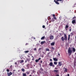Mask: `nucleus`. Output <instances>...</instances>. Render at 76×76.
<instances>
[{
  "label": "nucleus",
  "mask_w": 76,
  "mask_h": 76,
  "mask_svg": "<svg viewBox=\"0 0 76 76\" xmlns=\"http://www.w3.org/2000/svg\"><path fill=\"white\" fill-rule=\"evenodd\" d=\"M68 53L69 54V56L72 55V50H71L70 48H68Z\"/></svg>",
  "instance_id": "f257e3e1"
},
{
  "label": "nucleus",
  "mask_w": 76,
  "mask_h": 76,
  "mask_svg": "<svg viewBox=\"0 0 76 76\" xmlns=\"http://www.w3.org/2000/svg\"><path fill=\"white\" fill-rule=\"evenodd\" d=\"M53 18H52V22H54V21L55 20H57V18H56V15H55V14H53Z\"/></svg>",
  "instance_id": "f03ea898"
},
{
  "label": "nucleus",
  "mask_w": 76,
  "mask_h": 76,
  "mask_svg": "<svg viewBox=\"0 0 76 76\" xmlns=\"http://www.w3.org/2000/svg\"><path fill=\"white\" fill-rule=\"evenodd\" d=\"M58 71V70H54V72H55V75L56 76H59V73H58V72H57Z\"/></svg>",
  "instance_id": "7ed1b4c3"
},
{
  "label": "nucleus",
  "mask_w": 76,
  "mask_h": 76,
  "mask_svg": "<svg viewBox=\"0 0 76 76\" xmlns=\"http://www.w3.org/2000/svg\"><path fill=\"white\" fill-rule=\"evenodd\" d=\"M62 66V63L61 62H59L58 63V64L57 66V67H60V66Z\"/></svg>",
  "instance_id": "20e7f679"
},
{
  "label": "nucleus",
  "mask_w": 76,
  "mask_h": 76,
  "mask_svg": "<svg viewBox=\"0 0 76 76\" xmlns=\"http://www.w3.org/2000/svg\"><path fill=\"white\" fill-rule=\"evenodd\" d=\"M64 40L65 41H67V35L66 34H64Z\"/></svg>",
  "instance_id": "39448f33"
},
{
  "label": "nucleus",
  "mask_w": 76,
  "mask_h": 76,
  "mask_svg": "<svg viewBox=\"0 0 76 76\" xmlns=\"http://www.w3.org/2000/svg\"><path fill=\"white\" fill-rule=\"evenodd\" d=\"M49 65H50V66H52V67H55V65H53V62H52L50 63L49 64Z\"/></svg>",
  "instance_id": "423d86ee"
},
{
  "label": "nucleus",
  "mask_w": 76,
  "mask_h": 76,
  "mask_svg": "<svg viewBox=\"0 0 76 76\" xmlns=\"http://www.w3.org/2000/svg\"><path fill=\"white\" fill-rule=\"evenodd\" d=\"M63 69L64 70V73H67V69L64 67Z\"/></svg>",
  "instance_id": "0eeeda50"
},
{
  "label": "nucleus",
  "mask_w": 76,
  "mask_h": 76,
  "mask_svg": "<svg viewBox=\"0 0 76 76\" xmlns=\"http://www.w3.org/2000/svg\"><path fill=\"white\" fill-rule=\"evenodd\" d=\"M76 19L73 20L72 22V24H75V23L76 24Z\"/></svg>",
  "instance_id": "6e6552de"
},
{
  "label": "nucleus",
  "mask_w": 76,
  "mask_h": 76,
  "mask_svg": "<svg viewBox=\"0 0 76 76\" xmlns=\"http://www.w3.org/2000/svg\"><path fill=\"white\" fill-rule=\"evenodd\" d=\"M41 59V58H38V59H36L35 60V62H36V63H37L38 62V61H39V60H40Z\"/></svg>",
  "instance_id": "1a4fd4ad"
},
{
  "label": "nucleus",
  "mask_w": 76,
  "mask_h": 76,
  "mask_svg": "<svg viewBox=\"0 0 76 76\" xmlns=\"http://www.w3.org/2000/svg\"><path fill=\"white\" fill-rule=\"evenodd\" d=\"M12 75V73L11 72H10V73H8L7 74V75L8 76H10V75Z\"/></svg>",
  "instance_id": "9d476101"
},
{
  "label": "nucleus",
  "mask_w": 76,
  "mask_h": 76,
  "mask_svg": "<svg viewBox=\"0 0 76 76\" xmlns=\"http://www.w3.org/2000/svg\"><path fill=\"white\" fill-rule=\"evenodd\" d=\"M50 39H54V36L51 35L50 37Z\"/></svg>",
  "instance_id": "9b49d317"
},
{
  "label": "nucleus",
  "mask_w": 76,
  "mask_h": 76,
  "mask_svg": "<svg viewBox=\"0 0 76 76\" xmlns=\"http://www.w3.org/2000/svg\"><path fill=\"white\" fill-rule=\"evenodd\" d=\"M53 60L54 61H58V59L56 58H53Z\"/></svg>",
  "instance_id": "f8f14e48"
},
{
  "label": "nucleus",
  "mask_w": 76,
  "mask_h": 76,
  "mask_svg": "<svg viewBox=\"0 0 76 76\" xmlns=\"http://www.w3.org/2000/svg\"><path fill=\"white\" fill-rule=\"evenodd\" d=\"M44 43H45V41H42L41 42V44L42 45V44H44Z\"/></svg>",
  "instance_id": "ddd939ff"
},
{
  "label": "nucleus",
  "mask_w": 76,
  "mask_h": 76,
  "mask_svg": "<svg viewBox=\"0 0 76 76\" xmlns=\"http://www.w3.org/2000/svg\"><path fill=\"white\" fill-rule=\"evenodd\" d=\"M72 51L74 53H75V52L76 51V49H75V48H72Z\"/></svg>",
  "instance_id": "4468645a"
},
{
  "label": "nucleus",
  "mask_w": 76,
  "mask_h": 76,
  "mask_svg": "<svg viewBox=\"0 0 76 76\" xmlns=\"http://www.w3.org/2000/svg\"><path fill=\"white\" fill-rule=\"evenodd\" d=\"M55 44V42H52L50 44L52 46H53V45H54Z\"/></svg>",
  "instance_id": "2eb2a0df"
},
{
  "label": "nucleus",
  "mask_w": 76,
  "mask_h": 76,
  "mask_svg": "<svg viewBox=\"0 0 76 76\" xmlns=\"http://www.w3.org/2000/svg\"><path fill=\"white\" fill-rule=\"evenodd\" d=\"M69 27V26L67 25H66L65 26V29L66 31H67V28H68Z\"/></svg>",
  "instance_id": "dca6fc26"
},
{
  "label": "nucleus",
  "mask_w": 76,
  "mask_h": 76,
  "mask_svg": "<svg viewBox=\"0 0 76 76\" xmlns=\"http://www.w3.org/2000/svg\"><path fill=\"white\" fill-rule=\"evenodd\" d=\"M61 39L62 41H64V38L63 37H61Z\"/></svg>",
  "instance_id": "f3484780"
},
{
  "label": "nucleus",
  "mask_w": 76,
  "mask_h": 76,
  "mask_svg": "<svg viewBox=\"0 0 76 76\" xmlns=\"http://www.w3.org/2000/svg\"><path fill=\"white\" fill-rule=\"evenodd\" d=\"M70 35H68V40L69 41V39H70Z\"/></svg>",
  "instance_id": "a211bd4d"
},
{
  "label": "nucleus",
  "mask_w": 76,
  "mask_h": 76,
  "mask_svg": "<svg viewBox=\"0 0 76 76\" xmlns=\"http://www.w3.org/2000/svg\"><path fill=\"white\" fill-rule=\"evenodd\" d=\"M54 64H55V65H57V62L55 61L54 62Z\"/></svg>",
  "instance_id": "6ab92c4d"
},
{
  "label": "nucleus",
  "mask_w": 76,
  "mask_h": 76,
  "mask_svg": "<svg viewBox=\"0 0 76 76\" xmlns=\"http://www.w3.org/2000/svg\"><path fill=\"white\" fill-rule=\"evenodd\" d=\"M76 16H75V15H74V17L72 18V19H73V20H75V19H76Z\"/></svg>",
  "instance_id": "aec40b11"
},
{
  "label": "nucleus",
  "mask_w": 76,
  "mask_h": 76,
  "mask_svg": "<svg viewBox=\"0 0 76 76\" xmlns=\"http://www.w3.org/2000/svg\"><path fill=\"white\" fill-rule=\"evenodd\" d=\"M24 62V61L23 60H22L20 62V63H22Z\"/></svg>",
  "instance_id": "412c9836"
},
{
  "label": "nucleus",
  "mask_w": 76,
  "mask_h": 76,
  "mask_svg": "<svg viewBox=\"0 0 76 76\" xmlns=\"http://www.w3.org/2000/svg\"><path fill=\"white\" fill-rule=\"evenodd\" d=\"M64 0H56V1H63Z\"/></svg>",
  "instance_id": "4be33fe9"
},
{
  "label": "nucleus",
  "mask_w": 76,
  "mask_h": 76,
  "mask_svg": "<svg viewBox=\"0 0 76 76\" xmlns=\"http://www.w3.org/2000/svg\"><path fill=\"white\" fill-rule=\"evenodd\" d=\"M46 50L47 51H50V50L48 48H46Z\"/></svg>",
  "instance_id": "5701e85b"
},
{
  "label": "nucleus",
  "mask_w": 76,
  "mask_h": 76,
  "mask_svg": "<svg viewBox=\"0 0 76 76\" xmlns=\"http://www.w3.org/2000/svg\"><path fill=\"white\" fill-rule=\"evenodd\" d=\"M55 3H56V4H59V3H58V1H56V2Z\"/></svg>",
  "instance_id": "b1692460"
},
{
  "label": "nucleus",
  "mask_w": 76,
  "mask_h": 76,
  "mask_svg": "<svg viewBox=\"0 0 76 76\" xmlns=\"http://www.w3.org/2000/svg\"><path fill=\"white\" fill-rule=\"evenodd\" d=\"M28 52H29V51L28 50H27V51H25L24 52V53H28Z\"/></svg>",
  "instance_id": "393cba45"
},
{
  "label": "nucleus",
  "mask_w": 76,
  "mask_h": 76,
  "mask_svg": "<svg viewBox=\"0 0 76 76\" xmlns=\"http://www.w3.org/2000/svg\"><path fill=\"white\" fill-rule=\"evenodd\" d=\"M23 76H26V74L23 73Z\"/></svg>",
  "instance_id": "a878e982"
},
{
  "label": "nucleus",
  "mask_w": 76,
  "mask_h": 76,
  "mask_svg": "<svg viewBox=\"0 0 76 76\" xmlns=\"http://www.w3.org/2000/svg\"><path fill=\"white\" fill-rule=\"evenodd\" d=\"M51 50H54L55 49L54 48V47H52L51 48Z\"/></svg>",
  "instance_id": "bb28decb"
},
{
  "label": "nucleus",
  "mask_w": 76,
  "mask_h": 76,
  "mask_svg": "<svg viewBox=\"0 0 76 76\" xmlns=\"http://www.w3.org/2000/svg\"><path fill=\"white\" fill-rule=\"evenodd\" d=\"M44 38H45V37L43 36L41 38V39H44Z\"/></svg>",
  "instance_id": "cd10ccee"
},
{
  "label": "nucleus",
  "mask_w": 76,
  "mask_h": 76,
  "mask_svg": "<svg viewBox=\"0 0 76 76\" xmlns=\"http://www.w3.org/2000/svg\"><path fill=\"white\" fill-rule=\"evenodd\" d=\"M21 70L22 71V72H25V69H24L23 68H22L21 69Z\"/></svg>",
  "instance_id": "c85d7f7f"
},
{
  "label": "nucleus",
  "mask_w": 76,
  "mask_h": 76,
  "mask_svg": "<svg viewBox=\"0 0 76 76\" xmlns=\"http://www.w3.org/2000/svg\"><path fill=\"white\" fill-rule=\"evenodd\" d=\"M26 60L27 61H30V59H28V58H26Z\"/></svg>",
  "instance_id": "c756f323"
},
{
  "label": "nucleus",
  "mask_w": 76,
  "mask_h": 76,
  "mask_svg": "<svg viewBox=\"0 0 76 76\" xmlns=\"http://www.w3.org/2000/svg\"><path fill=\"white\" fill-rule=\"evenodd\" d=\"M70 34L71 35V36H73V32L71 33Z\"/></svg>",
  "instance_id": "7c9ffc66"
},
{
  "label": "nucleus",
  "mask_w": 76,
  "mask_h": 76,
  "mask_svg": "<svg viewBox=\"0 0 76 76\" xmlns=\"http://www.w3.org/2000/svg\"><path fill=\"white\" fill-rule=\"evenodd\" d=\"M9 71H10V70H9V69H7V72H9Z\"/></svg>",
  "instance_id": "2f4dec72"
},
{
  "label": "nucleus",
  "mask_w": 76,
  "mask_h": 76,
  "mask_svg": "<svg viewBox=\"0 0 76 76\" xmlns=\"http://www.w3.org/2000/svg\"><path fill=\"white\" fill-rule=\"evenodd\" d=\"M45 26L43 25V26H42V28H45Z\"/></svg>",
  "instance_id": "473e14b6"
},
{
  "label": "nucleus",
  "mask_w": 76,
  "mask_h": 76,
  "mask_svg": "<svg viewBox=\"0 0 76 76\" xmlns=\"http://www.w3.org/2000/svg\"><path fill=\"white\" fill-rule=\"evenodd\" d=\"M71 31H72V28H71L70 29H69V31H70V32H71Z\"/></svg>",
  "instance_id": "72a5a7b5"
},
{
  "label": "nucleus",
  "mask_w": 76,
  "mask_h": 76,
  "mask_svg": "<svg viewBox=\"0 0 76 76\" xmlns=\"http://www.w3.org/2000/svg\"><path fill=\"white\" fill-rule=\"evenodd\" d=\"M29 45V43H26V44H25V45Z\"/></svg>",
  "instance_id": "f704fd0d"
},
{
  "label": "nucleus",
  "mask_w": 76,
  "mask_h": 76,
  "mask_svg": "<svg viewBox=\"0 0 76 76\" xmlns=\"http://www.w3.org/2000/svg\"><path fill=\"white\" fill-rule=\"evenodd\" d=\"M42 49L41 48H39L38 50H39H39H42Z\"/></svg>",
  "instance_id": "c9c22d12"
},
{
  "label": "nucleus",
  "mask_w": 76,
  "mask_h": 76,
  "mask_svg": "<svg viewBox=\"0 0 76 76\" xmlns=\"http://www.w3.org/2000/svg\"><path fill=\"white\" fill-rule=\"evenodd\" d=\"M34 60V57H33V58H32V61H33Z\"/></svg>",
  "instance_id": "e433bc0d"
},
{
  "label": "nucleus",
  "mask_w": 76,
  "mask_h": 76,
  "mask_svg": "<svg viewBox=\"0 0 76 76\" xmlns=\"http://www.w3.org/2000/svg\"><path fill=\"white\" fill-rule=\"evenodd\" d=\"M32 72L33 73H34V72H35V71L34 70H33Z\"/></svg>",
  "instance_id": "4c0bfd02"
},
{
  "label": "nucleus",
  "mask_w": 76,
  "mask_h": 76,
  "mask_svg": "<svg viewBox=\"0 0 76 76\" xmlns=\"http://www.w3.org/2000/svg\"><path fill=\"white\" fill-rule=\"evenodd\" d=\"M37 50V49L36 48H34V51H35Z\"/></svg>",
  "instance_id": "58836bf2"
},
{
  "label": "nucleus",
  "mask_w": 76,
  "mask_h": 76,
  "mask_svg": "<svg viewBox=\"0 0 76 76\" xmlns=\"http://www.w3.org/2000/svg\"><path fill=\"white\" fill-rule=\"evenodd\" d=\"M76 6V4H74V7H75V6Z\"/></svg>",
  "instance_id": "ea45409f"
},
{
  "label": "nucleus",
  "mask_w": 76,
  "mask_h": 76,
  "mask_svg": "<svg viewBox=\"0 0 76 76\" xmlns=\"http://www.w3.org/2000/svg\"><path fill=\"white\" fill-rule=\"evenodd\" d=\"M11 68H12V65H11L10 66Z\"/></svg>",
  "instance_id": "a19ab883"
},
{
  "label": "nucleus",
  "mask_w": 76,
  "mask_h": 76,
  "mask_svg": "<svg viewBox=\"0 0 76 76\" xmlns=\"http://www.w3.org/2000/svg\"><path fill=\"white\" fill-rule=\"evenodd\" d=\"M40 63H42V60H41L40 61Z\"/></svg>",
  "instance_id": "79ce46f5"
},
{
  "label": "nucleus",
  "mask_w": 76,
  "mask_h": 76,
  "mask_svg": "<svg viewBox=\"0 0 76 76\" xmlns=\"http://www.w3.org/2000/svg\"><path fill=\"white\" fill-rule=\"evenodd\" d=\"M56 1H56V0H54V2H55V3H56Z\"/></svg>",
  "instance_id": "37998d69"
},
{
  "label": "nucleus",
  "mask_w": 76,
  "mask_h": 76,
  "mask_svg": "<svg viewBox=\"0 0 76 76\" xmlns=\"http://www.w3.org/2000/svg\"><path fill=\"white\" fill-rule=\"evenodd\" d=\"M15 64L16 65L17 64V62H15Z\"/></svg>",
  "instance_id": "c03bdc74"
},
{
  "label": "nucleus",
  "mask_w": 76,
  "mask_h": 76,
  "mask_svg": "<svg viewBox=\"0 0 76 76\" xmlns=\"http://www.w3.org/2000/svg\"><path fill=\"white\" fill-rule=\"evenodd\" d=\"M58 56H60V53H58Z\"/></svg>",
  "instance_id": "a18cd8bd"
},
{
  "label": "nucleus",
  "mask_w": 76,
  "mask_h": 76,
  "mask_svg": "<svg viewBox=\"0 0 76 76\" xmlns=\"http://www.w3.org/2000/svg\"><path fill=\"white\" fill-rule=\"evenodd\" d=\"M50 61H52V59H50Z\"/></svg>",
  "instance_id": "49530a36"
},
{
  "label": "nucleus",
  "mask_w": 76,
  "mask_h": 76,
  "mask_svg": "<svg viewBox=\"0 0 76 76\" xmlns=\"http://www.w3.org/2000/svg\"><path fill=\"white\" fill-rule=\"evenodd\" d=\"M27 61H25V63H27Z\"/></svg>",
  "instance_id": "de8ad7c7"
},
{
  "label": "nucleus",
  "mask_w": 76,
  "mask_h": 76,
  "mask_svg": "<svg viewBox=\"0 0 76 76\" xmlns=\"http://www.w3.org/2000/svg\"><path fill=\"white\" fill-rule=\"evenodd\" d=\"M41 69L42 70V71H43V70H44L43 69Z\"/></svg>",
  "instance_id": "09e8293b"
},
{
  "label": "nucleus",
  "mask_w": 76,
  "mask_h": 76,
  "mask_svg": "<svg viewBox=\"0 0 76 76\" xmlns=\"http://www.w3.org/2000/svg\"><path fill=\"white\" fill-rule=\"evenodd\" d=\"M55 69H57V68L55 67Z\"/></svg>",
  "instance_id": "8fccbe9b"
},
{
  "label": "nucleus",
  "mask_w": 76,
  "mask_h": 76,
  "mask_svg": "<svg viewBox=\"0 0 76 76\" xmlns=\"http://www.w3.org/2000/svg\"><path fill=\"white\" fill-rule=\"evenodd\" d=\"M75 39H76V36H75Z\"/></svg>",
  "instance_id": "3c124183"
},
{
  "label": "nucleus",
  "mask_w": 76,
  "mask_h": 76,
  "mask_svg": "<svg viewBox=\"0 0 76 76\" xmlns=\"http://www.w3.org/2000/svg\"><path fill=\"white\" fill-rule=\"evenodd\" d=\"M50 25H50V24L49 25V26H50Z\"/></svg>",
  "instance_id": "603ef678"
},
{
  "label": "nucleus",
  "mask_w": 76,
  "mask_h": 76,
  "mask_svg": "<svg viewBox=\"0 0 76 76\" xmlns=\"http://www.w3.org/2000/svg\"><path fill=\"white\" fill-rule=\"evenodd\" d=\"M28 74H29V72H28V73H27V75H28Z\"/></svg>",
  "instance_id": "864d4df0"
},
{
  "label": "nucleus",
  "mask_w": 76,
  "mask_h": 76,
  "mask_svg": "<svg viewBox=\"0 0 76 76\" xmlns=\"http://www.w3.org/2000/svg\"><path fill=\"white\" fill-rule=\"evenodd\" d=\"M69 28H71V27H69Z\"/></svg>",
  "instance_id": "5fc2aeb1"
},
{
  "label": "nucleus",
  "mask_w": 76,
  "mask_h": 76,
  "mask_svg": "<svg viewBox=\"0 0 76 76\" xmlns=\"http://www.w3.org/2000/svg\"><path fill=\"white\" fill-rule=\"evenodd\" d=\"M30 57V56H28V57Z\"/></svg>",
  "instance_id": "6e6d98bb"
},
{
  "label": "nucleus",
  "mask_w": 76,
  "mask_h": 76,
  "mask_svg": "<svg viewBox=\"0 0 76 76\" xmlns=\"http://www.w3.org/2000/svg\"><path fill=\"white\" fill-rule=\"evenodd\" d=\"M31 57H33V56H31Z\"/></svg>",
  "instance_id": "4d7b16f0"
},
{
  "label": "nucleus",
  "mask_w": 76,
  "mask_h": 76,
  "mask_svg": "<svg viewBox=\"0 0 76 76\" xmlns=\"http://www.w3.org/2000/svg\"><path fill=\"white\" fill-rule=\"evenodd\" d=\"M34 39H35V38H34Z\"/></svg>",
  "instance_id": "13d9d810"
},
{
  "label": "nucleus",
  "mask_w": 76,
  "mask_h": 76,
  "mask_svg": "<svg viewBox=\"0 0 76 76\" xmlns=\"http://www.w3.org/2000/svg\"><path fill=\"white\" fill-rule=\"evenodd\" d=\"M47 25H48V23L47 24Z\"/></svg>",
  "instance_id": "bf43d9fd"
},
{
  "label": "nucleus",
  "mask_w": 76,
  "mask_h": 76,
  "mask_svg": "<svg viewBox=\"0 0 76 76\" xmlns=\"http://www.w3.org/2000/svg\"><path fill=\"white\" fill-rule=\"evenodd\" d=\"M47 25H48V23L47 24Z\"/></svg>",
  "instance_id": "052dcab7"
},
{
  "label": "nucleus",
  "mask_w": 76,
  "mask_h": 76,
  "mask_svg": "<svg viewBox=\"0 0 76 76\" xmlns=\"http://www.w3.org/2000/svg\"><path fill=\"white\" fill-rule=\"evenodd\" d=\"M59 18H60V17H59Z\"/></svg>",
  "instance_id": "680f3d73"
}]
</instances>
